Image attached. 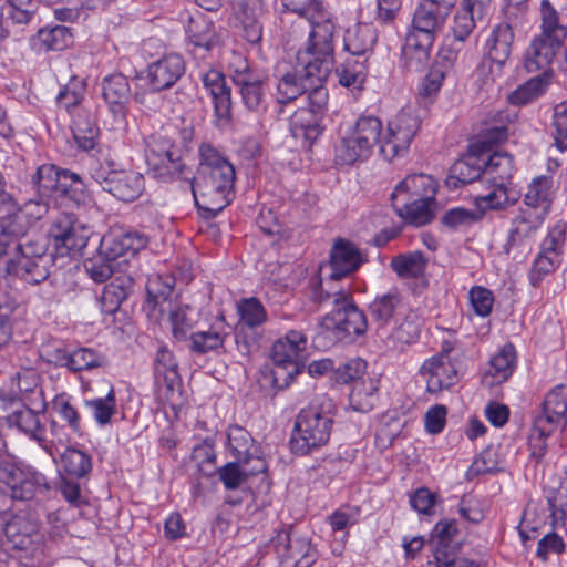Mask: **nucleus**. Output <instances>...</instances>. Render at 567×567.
Listing matches in <instances>:
<instances>
[{
	"mask_svg": "<svg viewBox=\"0 0 567 567\" xmlns=\"http://www.w3.org/2000/svg\"><path fill=\"white\" fill-rule=\"evenodd\" d=\"M37 524L24 515L0 517V560L10 550H27L33 543Z\"/></svg>",
	"mask_w": 567,
	"mask_h": 567,
	"instance_id": "18",
	"label": "nucleus"
},
{
	"mask_svg": "<svg viewBox=\"0 0 567 567\" xmlns=\"http://www.w3.org/2000/svg\"><path fill=\"white\" fill-rule=\"evenodd\" d=\"M301 54L307 55L302 65L286 72L277 71L274 96L280 104H288L303 94L308 96L315 91L327 89L324 82L334 64V45L306 43Z\"/></svg>",
	"mask_w": 567,
	"mask_h": 567,
	"instance_id": "2",
	"label": "nucleus"
},
{
	"mask_svg": "<svg viewBox=\"0 0 567 567\" xmlns=\"http://www.w3.org/2000/svg\"><path fill=\"white\" fill-rule=\"evenodd\" d=\"M344 49L352 55L367 58L377 42V31L368 23H358L344 33Z\"/></svg>",
	"mask_w": 567,
	"mask_h": 567,
	"instance_id": "39",
	"label": "nucleus"
},
{
	"mask_svg": "<svg viewBox=\"0 0 567 567\" xmlns=\"http://www.w3.org/2000/svg\"><path fill=\"white\" fill-rule=\"evenodd\" d=\"M476 209H466L462 207L452 208L447 210L442 217V223L451 228H458L462 226H470L477 223L483 218L484 212L489 209L488 207H478Z\"/></svg>",
	"mask_w": 567,
	"mask_h": 567,
	"instance_id": "62",
	"label": "nucleus"
},
{
	"mask_svg": "<svg viewBox=\"0 0 567 567\" xmlns=\"http://www.w3.org/2000/svg\"><path fill=\"white\" fill-rule=\"evenodd\" d=\"M451 350L444 346L440 353L425 360L420 368V373L426 381V389L431 393L449 389L457 381V371L450 359Z\"/></svg>",
	"mask_w": 567,
	"mask_h": 567,
	"instance_id": "19",
	"label": "nucleus"
},
{
	"mask_svg": "<svg viewBox=\"0 0 567 567\" xmlns=\"http://www.w3.org/2000/svg\"><path fill=\"white\" fill-rule=\"evenodd\" d=\"M104 357L93 349L79 348L71 352V371L92 370L104 364Z\"/></svg>",
	"mask_w": 567,
	"mask_h": 567,
	"instance_id": "64",
	"label": "nucleus"
},
{
	"mask_svg": "<svg viewBox=\"0 0 567 567\" xmlns=\"http://www.w3.org/2000/svg\"><path fill=\"white\" fill-rule=\"evenodd\" d=\"M368 309L375 334L389 348L401 349L417 339L420 318L403 303L396 291L377 297Z\"/></svg>",
	"mask_w": 567,
	"mask_h": 567,
	"instance_id": "3",
	"label": "nucleus"
},
{
	"mask_svg": "<svg viewBox=\"0 0 567 567\" xmlns=\"http://www.w3.org/2000/svg\"><path fill=\"white\" fill-rule=\"evenodd\" d=\"M545 215L522 207L519 214L513 220V227L508 236V245L519 246L530 238L540 227L545 219Z\"/></svg>",
	"mask_w": 567,
	"mask_h": 567,
	"instance_id": "41",
	"label": "nucleus"
},
{
	"mask_svg": "<svg viewBox=\"0 0 567 567\" xmlns=\"http://www.w3.org/2000/svg\"><path fill=\"white\" fill-rule=\"evenodd\" d=\"M227 452L238 462L256 463L259 457V449L251 434L240 425L233 424L227 427Z\"/></svg>",
	"mask_w": 567,
	"mask_h": 567,
	"instance_id": "33",
	"label": "nucleus"
},
{
	"mask_svg": "<svg viewBox=\"0 0 567 567\" xmlns=\"http://www.w3.org/2000/svg\"><path fill=\"white\" fill-rule=\"evenodd\" d=\"M231 334V328L223 315L217 316L205 329L192 332L189 350L196 354L225 352V342Z\"/></svg>",
	"mask_w": 567,
	"mask_h": 567,
	"instance_id": "22",
	"label": "nucleus"
},
{
	"mask_svg": "<svg viewBox=\"0 0 567 567\" xmlns=\"http://www.w3.org/2000/svg\"><path fill=\"white\" fill-rule=\"evenodd\" d=\"M247 465L235 460L218 470L219 480L227 489H237L249 476L266 471V463L262 458H256V463L250 468Z\"/></svg>",
	"mask_w": 567,
	"mask_h": 567,
	"instance_id": "42",
	"label": "nucleus"
},
{
	"mask_svg": "<svg viewBox=\"0 0 567 567\" xmlns=\"http://www.w3.org/2000/svg\"><path fill=\"white\" fill-rule=\"evenodd\" d=\"M44 474L11 462L0 465V491L17 501H31L38 494L49 491Z\"/></svg>",
	"mask_w": 567,
	"mask_h": 567,
	"instance_id": "11",
	"label": "nucleus"
},
{
	"mask_svg": "<svg viewBox=\"0 0 567 567\" xmlns=\"http://www.w3.org/2000/svg\"><path fill=\"white\" fill-rule=\"evenodd\" d=\"M565 38L566 35H559L557 32L548 33L542 29L540 34L526 49L524 59L526 71L534 73L547 70Z\"/></svg>",
	"mask_w": 567,
	"mask_h": 567,
	"instance_id": "21",
	"label": "nucleus"
},
{
	"mask_svg": "<svg viewBox=\"0 0 567 567\" xmlns=\"http://www.w3.org/2000/svg\"><path fill=\"white\" fill-rule=\"evenodd\" d=\"M92 235L91 227L73 213L62 212L52 221L49 237L55 254L66 256L81 252Z\"/></svg>",
	"mask_w": 567,
	"mask_h": 567,
	"instance_id": "12",
	"label": "nucleus"
},
{
	"mask_svg": "<svg viewBox=\"0 0 567 567\" xmlns=\"http://www.w3.org/2000/svg\"><path fill=\"white\" fill-rule=\"evenodd\" d=\"M183 56L175 52L163 54L147 66V79L155 92L171 89L185 73Z\"/></svg>",
	"mask_w": 567,
	"mask_h": 567,
	"instance_id": "20",
	"label": "nucleus"
},
{
	"mask_svg": "<svg viewBox=\"0 0 567 567\" xmlns=\"http://www.w3.org/2000/svg\"><path fill=\"white\" fill-rule=\"evenodd\" d=\"M540 29L546 32H557L567 35V23L563 21V7L560 0H542L539 7Z\"/></svg>",
	"mask_w": 567,
	"mask_h": 567,
	"instance_id": "53",
	"label": "nucleus"
},
{
	"mask_svg": "<svg viewBox=\"0 0 567 567\" xmlns=\"http://www.w3.org/2000/svg\"><path fill=\"white\" fill-rule=\"evenodd\" d=\"M377 391L378 388L371 378L355 382L349 395L350 406L361 413L370 412L378 401Z\"/></svg>",
	"mask_w": 567,
	"mask_h": 567,
	"instance_id": "50",
	"label": "nucleus"
},
{
	"mask_svg": "<svg viewBox=\"0 0 567 567\" xmlns=\"http://www.w3.org/2000/svg\"><path fill=\"white\" fill-rule=\"evenodd\" d=\"M329 94L327 89L315 91L307 96L306 106L299 107L291 116V131L310 144L322 133L321 121L327 111Z\"/></svg>",
	"mask_w": 567,
	"mask_h": 567,
	"instance_id": "15",
	"label": "nucleus"
},
{
	"mask_svg": "<svg viewBox=\"0 0 567 567\" xmlns=\"http://www.w3.org/2000/svg\"><path fill=\"white\" fill-rule=\"evenodd\" d=\"M391 267L401 278H417L423 275L426 260L422 252L415 251L394 257L391 261Z\"/></svg>",
	"mask_w": 567,
	"mask_h": 567,
	"instance_id": "57",
	"label": "nucleus"
},
{
	"mask_svg": "<svg viewBox=\"0 0 567 567\" xmlns=\"http://www.w3.org/2000/svg\"><path fill=\"white\" fill-rule=\"evenodd\" d=\"M516 21L505 18L504 21L495 24L484 44V61L489 63V71L501 74L513 51Z\"/></svg>",
	"mask_w": 567,
	"mask_h": 567,
	"instance_id": "17",
	"label": "nucleus"
},
{
	"mask_svg": "<svg viewBox=\"0 0 567 567\" xmlns=\"http://www.w3.org/2000/svg\"><path fill=\"white\" fill-rule=\"evenodd\" d=\"M198 166L192 178L195 204L206 218H214L227 207L235 195L236 173L234 165L210 143L198 148Z\"/></svg>",
	"mask_w": 567,
	"mask_h": 567,
	"instance_id": "1",
	"label": "nucleus"
},
{
	"mask_svg": "<svg viewBox=\"0 0 567 567\" xmlns=\"http://www.w3.org/2000/svg\"><path fill=\"white\" fill-rule=\"evenodd\" d=\"M171 331L176 341L189 339V333L198 321V312L188 305H179L169 311Z\"/></svg>",
	"mask_w": 567,
	"mask_h": 567,
	"instance_id": "48",
	"label": "nucleus"
},
{
	"mask_svg": "<svg viewBox=\"0 0 567 567\" xmlns=\"http://www.w3.org/2000/svg\"><path fill=\"white\" fill-rule=\"evenodd\" d=\"M84 406L100 426L109 424L117 411L114 389L111 386L104 398L84 400Z\"/></svg>",
	"mask_w": 567,
	"mask_h": 567,
	"instance_id": "55",
	"label": "nucleus"
},
{
	"mask_svg": "<svg viewBox=\"0 0 567 567\" xmlns=\"http://www.w3.org/2000/svg\"><path fill=\"white\" fill-rule=\"evenodd\" d=\"M556 431L554 427L540 424L534 419L533 427L528 439L530 457L537 463L540 462L547 453V439Z\"/></svg>",
	"mask_w": 567,
	"mask_h": 567,
	"instance_id": "60",
	"label": "nucleus"
},
{
	"mask_svg": "<svg viewBox=\"0 0 567 567\" xmlns=\"http://www.w3.org/2000/svg\"><path fill=\"white\" fill-rule=\"evenodd\" d=\"M231 68L233 82L239 89L245 106L250 111H258L265 100L266 74L240 56Z\"/></svg>",
	"mask_w": 567,
	"mask_h": 567,
	"instance_id": "16",
	"label": "nucleus"
},
{
	"mask_svg": "<svg viewBox=\"0 0 567 567\" xmlns=\"http://www.w3.org/2000/svg\"><path fill=\"white\" fill-rule=\"evenodd\" d=\"M144 176L134 171H113L107 174L103 189L123 202H133L144 192Z\"/></svg>",
	"mask_w": 567,
	"mask_h": 567,
	"instance_id": "26",
	"label": "nucleus"
},
{
	"mask_svg": "<svg viewBox=\"0 0 567 567\" xmlns=\"http://www.w3.org/2000/svg\"><path fill=\"white\" fill-rule=\"evenodd\" d=\"M69 440L70 439L65 432L64 426L58 424L55 421H52L49 432H47L42 426L35 441L50 456L53 457V461L58 463L56 455L62 453L61 449L65 450V447H69Z\"/></svg>",
	"mask_w": 567,
	"mask_h": 567,
	"instance_id": "52",
	"label": "nucleus"
},
{
	"mask_svg": "<svg viewBox=\"0 0 567 567\" xmlns=\"http://www.w3.org/2000/svg\"><path fill=\"white\" fill-rule=\"evenodd\" d=\"M85 95V80L83 78L72 75L69 82L61 87L55 101L60 109H63L73 117L78 112H87L83 107Z\"/></svg>",
	"mask_w": 567,
	"mask_h": 567,
	"instance_id": "40",
	"label": "nucleus"
},
{
	"mask_svg": "<svg viewBox=\"0 0 567 567\" xmlns=\"http://www.w3.org/2000/svg\"><path fill=\"white\" fill-rule=\"evenodd\" d=\"M483 157V183L488 184L491 190L485 195L475 197L478 207L501 209L509 202L508 185L515 169L514 157L507 152L496 151L492 154L481 152Z\"/></svg>",
	"mask_w": 567,
	"mask_h": 567,
	"instance_id": "7",
	"label": "nucleus"
},
{
	"mask_svg": "<svg viewBox=\"0 0 567 567\" xmlns=\"http://www.w3.org/2000/svg\"><path fill=\"white\" fill-rule=\"evenodd\" d=\"M477 179L483 183V157L481 152L472 150L451 166L446 185L450 188H458Z\"/></svg>",
	"mask_w": 567,
	"mask_h": 567,
	"instance_id": "30",
	"label": "nucleus"
},
{
	"mask_svg": "<svg viewBox=\"0 0 567 567\" xmlns=\"http://www.w3.org/2000/svg\"><path fill=\"white\" fill-rule=\"evenodd\" d=\"M59 456L61 474L79 480L86 477L92 471L91 455L80 449L73 446L65 447Z\"/></svg>",
	"mask_w": 567,
	"mask_h": 567,
	"instance_id": "45",
	"label": "nucleus"
},
{
	"mask_svg": "<svg viewBox=\"0 0 567 567\" xmlns=\"http://www.w3.org/2000/svg\"><path fill=\"white\" fill-rule=\"evenodd\" d=\"M72 44V33L64 25L40 29L32 39V47L38 51H61Z\"/></svg>",
	"mask_w": 567,
	"mask_h": 567,
	"instance_id": "46",
	"label": "nucleus"
},
{
	"mask_svg": "<svg viewBox=\"0 0 567 567\" xmlns=\"http://www.w3.org/2000/svg\"><path fill=\"white\" fill-rule=\"evenodd\" d=\"M383 125L379 117L373 115L360 116L352 126L341 133L340 142L336 146V163L339 165H353L367 161L377 145H381Z\"/></svg>",
	"mask_w": 567,
	"mask_h": 567,
	"instance_id": "6",
	"label": "nucleus"
},
{
	"mask_svg": "<svg viewBox=\"0 0 567 567\" xmlns=\"http://www.w3.org/2000/svg\"><path fill=\"white\" fill-rule=\"evenodd\" d=\"M202 80L213 99L216 116L219 120H229L231 114L230 87L227 86L225 76L217 70H209L204 73Z\"/></svg>",
	"mask_w": 567,
	"mask_h": 567,
	"instance_id": "34",
	"label": "nucleus"
},
{
	"mask_svg": "<svg viewBox=\"0 0 567 567\" xmlns=\"http://www.w3.org/2000/svg\"><path fill=\"white\" fill-rule=\"evenodd\" d=\"M71 130L79 148L87 152L96 146L100 130L89 112H78L72 117Z\"/></svg>",
	"mask_w": 567,
	"mask_h": 567,
	"instance_id": "43",
	"label": "nucleus"
},
{
	"mask_svg": "<svg viewBox=\"0 0 567 567\" xmlns=\"http://www.w3.org/2000/svg\"><path fill=\"white\" fill-rule=\"evenodd\" d=\"M7 422L34 441L42 429L39 413L25 406L8 415Z\"/></svg>",
	"mask_w": 567,
	"mask_h": 567,
	"instance_id": "56",
	"label": "nucleus"
},
{
	"mask_svg": "<svg viewBox=\"0 0 567 567\" xmlns=\"http://www.w3.org/2000/svg\"><path fill=\"white\" fill-rule=\"evenodd\" d=\"M333 408L330 399L319 396L299 412L290 440L295 454L307 455L328 443L333 425Z\"/></svg>",
	"mask_w": 567,
	"mask_h": 567,
	"instance_id": "5",
	"label": "nucleus"
},
{
	"mask_svg": "<svg viewBox=\"0 0 567 567\" xmlns=\"http://www.w3.org/2000/svg\"><path fill=\"white\" fill-rule=\"evenodd\" d=\"M553 185L551 176L540 175L533 178L524 195V208H530L546 216L554 199Z\"/></svg>",
	"mask_w": 567,
	"mask_h": 567,
	"instance_id": "36",
	"label": "nucleus"
},
{
	"mask_svg": "<svg viewBox=\"0 0 567 567\" xmlns=\"http://www.w3.org/2000/svg\"><path fill=\"white\" fill-rule=\"evenodd\" d=\"M466 54V41L453 37L446 40L437 53V64L449 70L463 61Z\"/></svg>",
	"mask_w": 567,
	"mask_h": 567,
	"instance_id": "61",
	"label": "nucleus"
},
{
	"mask_svg": "<svg viewBox=\"0 0 567 567\" xmlns=\"http://www.w3.org/2000/svg\"><path fill=\"white\" fill-rule=\"evenodd\" d=\"M421 126L420 117L411 111L402 110L388 124L386 135L380 145V153L386 161L406 154L411 142Z\"/></svg>",
	"mask_w": 567,
	"mask_h": 567,
	"instance_id": "13",
	"label": "nucleus"
},
{
	"mask_svg": "<svg viewBox=\"0 0 567 567\" xmlns=\"http://www.w3.org/2000/svg\"><path fill=\"white\" fill-rule=\"evenodd\" d=\"M286 11L305 18L310 24L306 43L334 45L336 18L321 0H281Z\"/></svg>",
	"mask_w": 567,
	"mask_h": 567,
	"instance_id": "9",
	"label": "nucleus"
},
{
	"mask_svg": "<svg viewBox=\"0 0 567 567\" xmlns=\"http://www.w3.org/2000/svg\"><path fill=\"white\" fill-rule=\"evenodd\" d=\"M186 33L194 54L208 52L219 42L214 23L202 16L189 19Z\"/></svg>",
	"mask_w": 567,
	"mask_h": 567,
	"instance_id": "37",
	"label": "nucleus"
},
{
	"mask_svg": "<svg viewBox=\"0 0 567 567\" xmlns=\"http://www.w3.org/2000/svg\"><path fill=\"white\" fill-rule=\"evenodd\" d=\"M434 41L435 38L433 35L422 34L416 32V30L410 29L402 48L404 66L412 71L422 70L427 64L430 50Z\"/></svg>",
	"mask_w": 567,
	"mask_h": 567,
	"instance_id": "27",
	"label": "nucleus"
},
{
	"mask_svg": "<svg viewBox=\"0 0 567 567\" xmlns=\"http://www.w3.org/2000/svg\"><path fill=\"white\" fill-rule=\"evenodd\" d=\"M362 262L359 249L351 243L340 239L331 251V281L340 280L343 277L358 270Z\"/></svg>",
	"mask_w": 567,
	"mask_h": 567,
	"instance_id": "32",
	"label": "nucleus"
},
{
	"mask_svg": "<svg viewBox=\"0 0 567 567\" xmlns=\"http://www.w3.org/2000/svg\"><path fill=\"white\" fill-rule=\"evenodd\" d=\"M547 81L543 76H535L518 86L508 95V101L513 105H526L539 96L547 90Z\"/></svg>",
	"mask_w": 567,
	"mask_h": 567,
	"instance_id": "58",
	"label": "nucleus"
},
{
	"mask_svg": "<svg viewBox=\"0 0 567 567\" xmlns=\"http://www.w3.org/2000/svg\"><path fill=\"white\" fill-rule=\"evenodd\" d=\"M154 378L159 386L165 388V395L173 394L181 384L178 363L167 346L161 344L154 359Z\"/></svg>",
	"mask_w": 567,
	"mask_h": 567,
	"instance_id": "31",
	"label": "nucleus"
},
{
	"mask_svg": "<svg viewBox=\"0 0 567 567\" xmlns=\"http://www.w3.org/2000/svg\"><path fill=\"white\" fill-rule=\"evenodd\" d=\"M368 58H351L336 69L339 83L344 87L360 89L368 72Z\"/></svg>",
	"mask_w": 567,
	"mask_h": 567,
	"instance_id": "51",
	"label": "nucleus"
},
{
	"mask_svg": "<svg viewBox=\"0 0 567 567\" xmlns=\"http://www.w3.org/2000/svg\"><path fill=\"white\" fill-rule=\"evenodd\" d=\"M18 277L31 285L43 282L50 275L53 257H42L34 260H10Z\"/></svg>",
	"mask_w": 567,
	"mask_h": 567,
	"instance_id": "49",
	"label": "nucleus"
},
{
	"mask_svg": "<svg viewBox=\"0 0 567 567\" xmlns=\"http://www.w3.org/2000/svg\"><path fill=\"white\" fill-rule=\"evenodd\" d=\"M148 236L140 230H113L102 239L101 248L109 258L133 257L148 245Z\"/></svg>",
	"mask_w": 567,
	"mask_h": 567,
	"instance_id": "23",
	"label": "nucleus"
},
{
	"mask_svg": "<svg viewBox=\"0 0 567 567\" xmlns=\"http://www.w3.org/2000/svg\"><path fill=\"white\" fill-rule=\"evenodd\" d=\"M517 368V351L513 343H506L492 355L488 374L496 383L506 382Z\"/></svg>",
	"mask_w": 567,
	"mask_h": 567,
	"instance_id": "44",
	"label": "nucleus"
},
{
	"mask_svg": "<svg viewBox=\"0 0 567 567\" xmlns=\"http://www.w3.org/2000/svg\"><path fill=\"white\" fill-rule=\"evenodd\" d=\"M437 185L426 174H411L401 181L391 194V203L395 200L434 199Z\"/></svg>",
	"mask_w": 567,
	"mask_h": 567,
	"instance_id": "29",
	"label": "nucleus"
},
{
	"mask_svg": "<svg viewBox=\"0 0 567 567\" xmlns=\"http://www.w3.org/2000/svg\"><path fill=\"white\" fill-rule=\"evenodd\" d=\"M434 199H412V200H395L392 203L396 214L409 224L415 226H423L430 223L433 218L431 205Z\"/></svg>",
	"mask_w": 567,
	"mask_h": 567,
	"instance_id": "47",
	"label": "nucleus"
},
{
	"mask_svg": "<svg viewBox=\"0 0 567 567\" xmlns=\"http://www.w3.org/2000/svg\"><path fill=\"white\" fill-rule=\"evenodd\" d=\"M102 96L118 125L126 123L127 104L131 97V87L126 76L112 74L102 83Z\"/></svg>",
	"mask_w": 567,
	"mask_h": 567,
	"instance_id": "24",
	"label": "nucleus"
},
{
	"mask_svg": "<svg viewBox=\"0 0 567 567\" xmlns=\"http://www.w3.org/2000/svg\"><path fill=\"white\" fill-rule=\"evenodd\" d=\"M540 424L557 429L567 424V386L556 385L548 391L542 403V412L535 416Z\"/></svg>",
	"mask_w": 567,
	"mask_h": 567,
	"instance_id": "28",
	"label": "nucleus"
},
{
	"mask_svg": "<svg viewBox=\"0 0 567 567\" xmlns=\"http://www.w3.org/2000/svg\"><path fill=\"white\" fill-rule=\"evenodd\" d=\"M32 183L42 202L35 203L38 218L48 212L50 204L62 205L70 202L79 206L89 198L85 184L76 173L53 164L39 166L32 176Z\"/></svg>",
	"mask_w": 567,
	"mask_h": 567,
	"instance_id": "4",
	"label": "nucleus"
},
{
	"mask_svg": "<svg viewBox=\"0 0 567 567\" xmlns=\"http://www.w3.org/2000/svg\"><path fill=\"white\" fill-rule=\"evenodd\" d=\"M40 374L34 369H21L11 378L8 389L0 390V409L6 410L16 400L41 395Z\"/></svg>",
	"mask_w": 567,
	"mask_h": 567,
	"instance_id": "25",
	"label": "nucleus"
},
{
	"mask_svg": "<svg viewBox=\"0 0 567 567\" xmlns=\"http://www.w3.org/2000/svg\"><path fill=\"white\" fill-rule=\"evenodd\" d=\"M238 313L243 322L241 327L256 329L267 320V311L264 305L255 297L246 298L238 305Z\"/></svg>",
	"mask_w": 567,
	"mask_h": 567,
	"instance_id": "59",
	"label": "nucleus"
},
{
	"mask_svg": "<svg viewBox=\"0 0 567 567\" xmlns=\"http://www.w3.org/2000/svg\"><path fill=\"white\" fill-rule=\"evenodd\" d=\"M488 11V8L462 0L453 18L451 28L453 37L466 41L476 28L477 22L485 20Z\"/></svg>",
	"mask_w": 567,
	"mask_h": 567,
	"instance_id": "35",
	"label": "nucleus"
},
{
	"mask_svg": "<svg viewBox=\"0 0 567 567\" xmlns=\"http://www.w3.org/2000/svg\"><path fill=\"white\" fill-rule=\"evenodd\" d=\"M450 13L441 10L437 7H433L432 3L421 1L413 13L411 29L421 32L422 34L433 35L442 30L445 24L446 18Z\"/></svg>",
	"mask_w": 567,
	"mask_h": 567,
	"instance_id": "38",
	"label": "nucleus"
},
{
	"mask_svg": "<svg viewBox=\"0 0 567 567\" xmlns=\"http://www.w3.org/2000/svg\"><path fill=\"white\" fill-rule=\"evenodd\" d=\"M52 409L64 422L68 423L69 427L74 433L82 432L80 412L78 408L71 402V399L68 395H56L52 401Z\"/></svg>",
	"mask_w": 567,
	"mask_h": 567,
	"instance_id": "63",
	"label": "nucleus"
},
{
	"mask_svg": "<svg viewBox=\"0 0 567 567\" xmlns=\"http://www.w3.org/2000/svg\"><path fill=\"white\" fill-rule=\"evenodd\" d=\"M321 324L333 332L337 339L361 336L368 328L365 315L357 307L347 290L333 293V309L324 316Z\"/></svg>",
	"mask_w": 567,
	"mask_h": 567,
	"instance_id": "10",
	"label": "nucleus"
},
{
	"mask_svg": "<svg viewBox=\"0 0 567 567\" xmlns=\"http://www.w3.org/2000/svg\"><path fill=\"white\" fill-rule=\"evenodd\" d=\"M308 344L303 331L291 329L285 337L274 342L270 358L274 363L272 383L277 389L284 390L302 370V353Z\"/></svg>",
	"mask_w": 567,
	"mask_h": 567,
	"instance_id": "8",
	"label": "nucleus"
},
{
	"mask_svg": "<svg viewBox=\"0 0 567 567\" xmlns=\"http://www.w3.org/2000/svg\"><path fill=\"white\" fill-rule=\"evenodd\" d=\"M146 163L154 176L165 182L178 177L185 169L179 147L161 134L151 137L146 151Z\"/></svg>",
	"mask_w": 567,
	"mask_h": 567,
	"instance_id": "14",
	"label": "nucleus"
},
{
	"mask_svg": "<svg viewBox=\"0 0 567 567\" xmlns=\"http://www.w3.org/2000/svg\"><path fill=\"white\" fill-rule=\"evenodd\" d=\"M24 231L22 214H9L0 218V258L8 254L9 247L18 243Z\"/></svg>",
	"mask_w": 567,
	"mask_h": 567,
	"instance_id": "54",
	"label": "nucleus"
}]
</instances>
